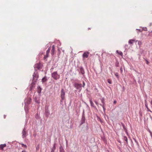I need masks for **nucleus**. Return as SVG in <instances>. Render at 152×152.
Masks as SVG:
<instances>
[{
  "label": "nucleus",
  "mask_w": 152,
  "mask_h": 152,
  "mask_svg": "<svg viewBox=\"0 0 152 152\" xmlns=\"http://www.w3.org/2000/svg\"><path fill=\"white\" fill-rule=\"evenodd\" d=\"M51 76L55 80H57L60 77L59 75H58L57 72H55L51 74Z\"/></svg>",
  "instance_id": "f257e3e1"
},
{
  "label": "nucleus",
  "mask_w": 152,
  "mask_h": 152,
  "mask_svg": "<svg viewBox=\"0 0 152 152\" xmlns=\"http://www.w3.org/2000/svg\"><path fill=\"white\" fill-rule=\"evenodd\" d=\"M74 86L77 89L81 91V89L82 85L81 84L75 83L74 84Z\"/></svg>",
  "instance_id": "f03ea898"
},
{
  "label": "nucleus",
  "mask_w": 152,
  "mask_h": 152,
  "mask_svg": "<svg viewBox=\"0 0 152 152\" xmlns=\"http://www.w3.org/2000/svg\"><path fill=\"white\" fill-rule=\"evenodd\" d=\"M33 80L36 81L37 80L39 77V75L38 74V72L37 71H35L33 75Z\"/></svg>",
  "instance_id": "7ed1b4c3"
},
{
  "label": "nucleus",
  "mask_w": 152,
  "mask_h": 152,
  "mask_svg": "<svg viewBox=\"0 0 152 152\" xmlns=\"http://www.w3.org/2000/svg\"><path fill=\"white\" fill-rule=\"evenodd\" d=\"M65 91L63 89H62L61 90V99L60 100L61 102H62L63 100L65 98Z\"/></svg>",
  "instance_id": "20e7f679"
},
{
  "label": "nucleus",
  "mask_w": 152,
  "mask_h": 152,
  "mask_svg": "<svg viewBox=\"0 0 152 152\" xmlns=\"http://www.w3.org/2000/svg\"><path fill=\"white\" fill-rule=\"evenodd\" d=\"M22 137L23 138H24L27 135V132L26 131V128L25 127L22 131Z\"/></svg>",
  "instance_id": "39448f33"
},
{
  "label": "nucleus",
  "mask_w": 152,
  "mask_h": 152,
  "mask_svg": "<svg viewBox=\"0 0 152 152\" xmlns=\"http://www.w3.org/2000/svg\"><path fill=\"white\" fill-rule=\"evenodd\" d=\"M41 64L39 63H38L34 66V67L35 71H37V69H39L41 68Z\"/></svg>",
  "instance_id": "423d86ee"
},
{
  "label": "nucleus",
  "mask_w": 152,
  "mask_h": 152,
  "mask_svg": "<svg viewBox=\"0 0 152 152\" xmlns=\"http://www.w3.org/2000/svg\"><path fill=\"white\" fill-rule=\"evenodd\" d=\"M85 122V117L84 114V110H83L81 120L80 124L82 125Z\"/></svg>",
  "instance_id": "0eeeda50"
},
{
  "label": "nucleus",
  "mask_w": 152,
  "mask_h": 152,
  "mask_svg": "<svg viewBox=\"0 0 152 152\" xmlns=\"http://www.w3.org/2000/svg\"><path fill=\"white\" fill-rule=\"evenodd\" d=\"M31 99L30 98H28L26 99L24 101L25 104L28 105L31 102Z\"/></svg>",
  "instance_id": "6e6552de"
},
{
  "label": "nucleus",
  "mask_w": 152,
  "mask_h": 152,
  "mask_svg": "<svg viewBox=\"0 0 152 152\" xmlns=\"http://www.w3.org/2000/svg\"><path fill=\"white\" fill-rule=\"evenodd\" d=\"M50 114V112L48 108H45V115L46 117L48 118Z\"/></svg>",
  "instance_id": "1a4fd4ad"
},
{
  "label": "nucleus",
  "mask_w": 152,
  "mask_h": 152,
  "mask_svg": "<svg viewBox=\"0 0 152 152\" xmlns=\"http://www.w3.org/2000/svg\"><path fill=\"white\" fill-rule=\"evenodd\" d=\"M50 48H49L47 50L46 52V55L44 57V59H45L46 58H47L48 56V54L50 52Z\"/></svg>",
  "instance_id": "9d476101"
},
{
  "label": "nucleus",
  "mask_w": 152,
  "mask_h": 152,
  "mask_svg": "<svg viewBox=\"0 0 152 152\" xmlns=\"http://www.w3.org/2000/svg\"><path fill=\"white\" fill-rule=\"evenodd\" d=\"M36 83V81L33 80L31 84V86L30 87V90H31L34 87V86Z\"/></svg>",
  "instance_id": "9b49d317"
},
{
  "label": "nucleus",
  "mask_w": 152,
  "mask_h": 152,
  "mask_svg": "<svg viewBox=\"0 0 152 152\" xmlns=\"http://www.w3.org/2000/svg\"><path fill=\"white\" fill-rule=\"evenodd\" d=\"M89 54V52H84L83 55V58H87L88 57V56Z\"/></svg>",
  "instance_id": "f8f14e48"
},
{
  "label": "nucleus",
  "mask_w": 152,
  "mask_h": 152,
  "mask_svg": "<svg viewBox=\"0 0 152 152\" xmlns=\"http://www.w3.org/2000/svg\"><path fill=\"white\" fill-rule=\"evenodd\" d=\"M80 70L82 74L84 75L85 74L84 69L82 66L80 67Z\"/></svg>",
  "instance_id": "ddd939ff"
},
{
  "label": "nucleus",
  "mask_w": 152,
  "mask_h": 152,
  "mask_svg": "<svg viewBox=\"0 0 152 152\" xmlns=\"http://www.w3.org/2000/svg\"><path fill=\"white\" fill-rule=\"evenodd\" d=\"M145 106L146 109H147V111L152 113V112L149 109L148 107V104L146 102V101H145Z\"/></svg>",
  "instance_id": "4468645a"
},
{
  "label": "nucleus",
  "mask_w": 152,
  "mask_h": 152,
  "mask_svg": "<svg viewBox=\"0 0 152 152\" xmlns=\"http://www.w3.org/2000/svg\"><path fill=\"white\" fill-rule=\"evenodd\" d=\"M89 102L91 104V105L92 107H94V108H96V107L94 106V104L92 101L91 99H89Z\"/></svg>",
  "instance_id": "2eb2a0df"
},
{
  "label": "nucleus",
  "mask_w": 152,
  "mask_h": 152,
  "mask_svg": "<svg viewBox=\"0 0 152 152\" xmlns=\"http://www.w3.org/2000/svg\"><path fill=\"white\" fill-rule=\"evenodd\" d=\"M35 101L38 104H39L40 102V100L39 99L36 97L35 98Z\"/></svg>",
  "instance_id": "dca6fc26"
},
{
  "label": "nucleus",
  "mask_w": 152,
  "mask_h": 152,
  "mask_svg": "<svg viewBox=\"0 0 152 152\" xmlns=\"http://www.w3.org/2000/svg\"><path fill=\"white\" fill-rule=\"evenodd\" d=\"M55 51V46L53 45L52 46V48L51 50V54L52 55H53Z\"/></svg>",
  "instance_id": "f3484780"
},
{
  "label": "nucleus",
  "mask_w": 152,
  "mask_h": 152,
  "mask_svg": "<svg viewBox=\"0 0 152 152\" xmlns=\"http://www.w3.org/2000/svg\"><path fill=\"white\" fill-rule=\"evenodd\" d=\"M6 146V144H1L0 145V148L2 150H3V148L5 147Z\"/></svg>",
  "instance_id": "a211bd4d"
},
{
  "label": "nucleus",
  "mask_w": 152,
  "mask_h": 152,
  "mask_svg": "<svg viewBox=\"0 0 152 152\" xmlns=\"http://www.w3.org/2000/svg\"><path fill=\"white\" fill-rule=\"evenodd\" d=\"M135 39H132L129 40L128 43L129 44H132L133 43V42H135Z\"/></svg>",
  "instance_id": "6ab92c4d"
},
{
  "label": "nucleus",
  "mask_w": 152,
  "mask_h": 152,
  "mask_svg": "<svg viewBox=\"0 0 152 152\" xmlns=\"http://www.w3.org/2000/svg\"><path fill=\"white\" fill-rule=\"evenodd\" d=\"M42 89L40 88V86H38L37 87V92L38 93L40 94L41 92Z\"/></svg>",
  "instance_id": "aec40b11"
},
{
  "label": "nucleus",
  "mask_w": 152,
  "mask_h": 152,
  "mask_svg": "<svg viewBox=\"0 0 152 152\" xmlns=\"http://www.w3.org/2000/svg\"><path fill=\"white\" fill-rule=\"evenodd\" d=\"M60 152H64V150L62 146H60L59 148Z\"/></svg>",
  "instance_id": "412c9836"
},
{
  "label": "nucleus",
  "mask_w": 152,
  "mask_h": 152,
  "mask_svg": "<svg viewBox=\"0 0 152 152\" xmlns=\"http://www.w3.org/2000/svg\"><path fill=\"white\" fill-rule=\"evenodd\" d=\"M123 139L124 140L126 141V144H128V139L126 137V136H123Z\"/></svg>",
  "instance_id": "4be33fe9"
},
{
  "label": "nucleus",
  "mask_w": 152,
  "mask_h": 152,
  "mask_svg": "<svg viewBox=\"0 0 152 152\" xmlns=\"http://www.w3.org/2000/svg\"><path fill=\"white\" fill-rule=\"evenodd\" d=\"M27 105L25 104V106L24 107V109L25 110V111H26V113L28 111V107Z\"/></svg>",
  "instance_id": "5701e85b"
},
{
  "label": "nucleus",
  "mask_w": 152,
  "mask_h": 152,
  "mask_svg": "<svg viewBox=\"0 0 152 152\" xmlns=\"http://www.w3.org/2000/svg\"><path fill=\"white\" fill-rule=\"evenodd\" d=\"M116 52L118 54H119L121 56H123V53L121 51H118V50H116Z\"/></svg>",
  "instance_id": "b1692460"
},
{
  "label": "nucleus",
  "mask_w": 152,
  "mask_h": 152,
  "mask_svg": "<svg viewBox=\"0 0 152 152\" xmlns=\"http://www.w3.org/2000/svg\"><path fill=\"white\" fill-rule=\"evenodd\" d=\"M47 80V79H46V77H43L42 79V83L45 82Z\"/></svg>",
  "instance_id": "393cba45"
},
{
  "label": "nucleus",
  "mask_w": 152,
  "mask_h": 152,
  "mask_svg": "<svg viewBox=\"0 0 152 152\" xmlns=\"http://www.w3.org/2000/svg\"><path fill=\"white\" fill-rule=\"evenodd\" d=\"M136 42H138V44L139 46L141 45L142 44V43L141 41H140L135 40Z\"/></svg>",
  "instance_id": "a878e982"
},
{
  "label": "nucleus",
  "mask_w": 152,
  "mask_h": 152,
  "mask_svg": "<svg viewBox=\"0 0 152 152\" xmlns=\"http://www.w3.org/2000/svg\"><path fill=\"white\" fill-rule=\"evenodd\" d=\"M121 124L122 125V126L123 127V129H124V131L127 130V129L126 127H125V125L123 123H121Z\"/></svg>",
  "instance_id": "bb28decb"
},
{
  "label": "nucleus",
  "mask_w": 152,
  "mask_h": 152,
  "mask_svg": "<svg viewBox=\"0 0 152 152\" xmlns=\"http://www.w3.org/2000/svg\"><path fill=\"white\" fill-rule=\"evenodd\" d=\"M119 62L118 61H116V62L115 63V66L116 67H118V66H119Z\"/></svg>",
  "instance_id": "cd10ccee"
},
{
  "label": "nucleus",
  "mask_w": 152,
  "mask_h": 152,
  "mask_svg": "<svg viewBox=\"0 0 152 152\" xmlns=\"http://www.w3.org/2000/svg\"><path fill=\"white\" fill-rule=\"evenodd\" d=\"M97 120L98 121H100L102 123L103 122V121L99 117H97Z\"/></svg>",
  "instance_id": "c85d7f7f"
},
{
  "label": "nucleus",
  "mask_w": 152,
  "mask_h": 152,
  "mask_svg": "<svg viewBox=\"0 0 152 152\" xmlns=\"http://www.w3.org/2000/svg\"><path fill=\"white\" fill-rule=\"evenodd\" d=\"M101 101L102 103L103 104L102 105H104L105 103L104 102V98H102L101 99Z\"/></svg>",
  "instance_id": "c756f323"
},
{
  "label": "nucleus",
  "mask_w": 152,
  "mask_h": 152,
  "mask_svg": "<svg viewBox=\"0 0 152 152\" xmlns=\"http://www.w3.org/2000/svg\"><path fill=\"white\" fill-rule=\"evenodd\" d=\"M21 145H22V147H23L25 148H27V146L26 145H24L23 144V143H21Z\"/></svg>",
  "instance_id": "7c9ffc66"
},
{
  "label": "nucleus",
  "mask_w": 152,
  "mask_h": 152,
  "mask_svg": "<svg viewBox=\"0 0 152 152\" xmlns=\"http://www.w3.org/2000/svg\"><path fill=\"white\" fill-rule=\"evenodd\" d=\"M107 81L108 83H109L110 84H111L112 83L111 81L109 79H108Z\"/></svg>",
  "instance_id": "2f4dec72"
},
{
  "label": "nucleus",
  "mask_w": 152,
  "mask_h": 152,
  "mask_svg": "<svg viewBox=\"0 0 152 152\" xmlns=\"http://www.w3.org/2000/svg\"><path fill=\"white\" fill-rule=\"evenodd\" d=\"M56 145V143H55L54 144L53 148H53V149H55V150L56 149V146H55Z\"/></svg>",
  "instance_id": "473e14b6"
},
{
  "label": "nucleus",
  "mask_w": 152,
  "mask_h": 152,
  "mask_svg": "<svg viewBox=\"0 0 152 152\" xmlns=\"http://www.w3.org/2000/svg\"><path fill=\"white\" fill-rule=\"evenodd\" d=\"M102 107L103 108L104 111V112L105 110V109L104 107V105H102Z\"/></svg>",
  "instance_id": "72a5a7b5"
},
{
  "label": "nucleus",
  "mask_w": 152,
  "mask_h": 152,
  "mask_svg": "<svg viewBox=\"0 0 152 152\" xmlns=\"http://www.w3.org/2000/svg\"><path fill=\"white\" fill-rule=\"evenodd\" d=\"M120 71H121V73H122L123 72V69L122 67L120 68Z\"/></svg>",
  "instance_id": "f704fd0d"
},
{
  "label": "nucleus",
  "mask_w": 152,
  "mask_h": 152,
  "mask_svg": "<svg viewBox=\"0 0 152 152\" xmlns=\"http://www.w3.org/2000/svg\"><path fill=\"white\" fill-rule=\"evenodd\" d=\"M55 150V149H54L53 148H52L51 149V152H54V151Z\"/></svg>",
  "instance_id": "c9c22d12"
},
{
  "label": "nucleus",
  "mask_w": 152,
  "mask_h": 152,
  "mask_svg": "<svg viewBox=\"0 0 152 152\" xmlns=\"http://www.w3.org/2000/svg\"><path fill=\"white\" fill-rule=\"evenodd\" d=\"M85 83L84 82V81H83V87H84L85 86Z\"/></svg>",
  "instance_id": "e433bc0d"
},
{
  "label": "nucleus",
  "mask_w": 152,
  "mask_h": 152,
  "mask_svg": "<svg viewBox=\"0 0 152 152\" xmlns=\"http://www.w3.org/2000/svg\"><path fill=\"white\" fill-rule=\"evenodd\" d=\"M143 30L145 31H147V28H144L143 29Z\"/></svg>",
  "instance_id": "4c0bfd02"
},
{
  "label": "nucleus",
  "mask_w": 152,
  "mask_h": 152,
  "mask_svg": "<svg viewBox=\"0 0 152 152\" xmlns=\"http://www.w3.org/2000/svg\"><path fill=\"white\" fill-rule=\"evenodd\" d=\"M125 132H126V134L127 135H128V132H127V130H125Z\"/></svg>",
  "instance_id": "58836bf2"
},
{
  "label": "nucleus",
  "mask_w": 152,
  "mask_h": 152,
  "mask_svg": "<svg viewBox=\"0 0 152 152\" xmlns=\"http://www.w3.org/2000/svg\"><path fill=\"white\" fill-rule=\"evenodd\" d=\"M133 139L134 140L135 142L137 143V144L138 143V142L136 140L134 139V138H133Z\"/></svg>",
  "instance_id": "ea45409f"
},
{
  "label": "nucleus",
  "mask_w": 152,
  "mask_h": 152,
  "mask_svg": "<svg viewBox=\"0 0 152 152\" xmlns=\"http://www.w3.org/2000/svg\"><path fill=\"white\" fill-rule=\"evenodd\" d=\"M146 63L147 64H148L149 63V61H147V60H146Z\"/></svg>",
  "instance_id": "a19ab883"
},
{
  "label": "nucleus",
  "mask_w": 152,
  "mask_h": 152,
  "mask_svg": "<svg viewBox=\"0 0 152 152\" xmlns=\"http://www.w3.org/2000/svg\"><path fill=\"white\" fill-rule=\"evenodd\" d=\"M115 75L117 77H118V73H116L115 74Z\"/></svg>",
  "instance_id": "79ce46f5"
},
{
  "label": "nucleus",
  "mask_w": 152,
  "mask_h": 152,
  "mask_svg": "<svg viewBox=\"0 0 152 152\" xmlns=\"http://www.w3.org/2000/svg\"><path fill=\"white\" fill-rule=\"evenodd\" d=\"M118 148L120 150V151H121V148L120 147L118 146Z\"/></svg>",
  "instance_id": "37998d69"
},
{
  "label": "nucleus",
  "mask_w": 152,
  "mask_h": 152,
  "mask_svg": "<svg viewBox=\"0 0 152 152\" xmlns=\"http://www.w3.org/2000/svg\"><path fill=\"white\" fill-rule=\"evenodd\" d=\"M95 102L97 105H98V103L97 102H96V101H95Z\"/></svg>",
  "instance_id": "c03bdc74"
},
{
  "label": "nucleus",
  "mask_w": 152,
  "mask_h": 152,
  "mask_svg": "<svg viewBox=\"0 0 152 152\" xmlns=\"http://www.w3.org/2000/svg\"><path fill=\"white\" fill-rule=\"evenodd\" d=\"M150 135L151 137V138H152V132H150Z\"/></svg>",
  "instance_id": "a18cd8bd"
},
{
  "label": "nucleus",
  "mask_w": 152,
  "mask_h": 152,
  "mask_svg": "<svg viewBox=\"0 0 152 152\" xmlns=\"http://www.w3.org/2000/svg\"><path fill=\"white\" fill-rule=\"evenodd\" d=\"M113 102L114 104H115L116 102V101H114Z\"/></svg>",
  "instance_id": "49530a36"
},
{
  "label": "nucleus",
  "mask_w": 152,
  "mask_h": 152,
  "mask_svg": "<svg viewBox=\"0 0 152 152\" xmlns=\"http://www.w3.org/2000/svg\"><path fill=\"white\" fill-rule=\"evenodd\" d=\"M22 152H26V151L25 150H24Z\"/></svg>",
  "instance_id": "de8ad7c7"
},
{
  "label": "nucleus",
  "mask_w": 152,
  "mask_h": 152,
  "mask_svg": "<svg viewBox=\"0 0 152 152\" xmlns=\"http://www.w3.org/2000/svg\"><path fill=\"white\" fill-rule=\"evenodd\" d=\"M150 103H151V105H152V100H151V101L150 102Z\"/></svg>",
  "instance_id": "09e8293b"
},
{
  "label": "nucleus",
  "mask_w": 152,
  "mask_h": 152,
  "mask_svg": "<svg viewBox=\"0 0 152 152\" xmlns=\"http://www.w3.org/2000/svg\"><path fill=\"white\" fill-rule=\"evenodd\" d=\"M39 149V148L38 147H36V149L37 150H38Z\"/></svg>",
  "instance_id": "8fccbe9b"
},
{
  "label": "nucleus",
  "mask_w": 152,
  "mask_h": 152,
  "mask_svg": "<svg viewBox=\"0 0 152 152\" xmlns=\"http://www.w3.org/2000/svg\"><path fill=\"white\" fill-rule=\"evenodd\" d=\"M149 132L150 133V132H152L150 130H149Z\"/></svg>",
  "instance_id": "3c124183"
},
{
  "label": "nucleus",
  "mask_w": 152,
  "mask_h": 152,
  "mask_svg": "<svg viewBox=\"0 0 152 152\" xmlns=\"http://www.w3.org/2000/svg\"><path fill=\"white\" fill-rule=\"evenodd\" d=\"M118 142H119V143H121V141H118Z\"/></svg>",
  "instance_id": "603ef678"
},
{
  "label": "nucleus",
  "mask_w": 152,
  "mask_h": 152,
  "mask_svg": "<svg viewBox=\"0 0 152 152\" xmlns=\"http://www.w3.org/2000/svg\"><path fill=\"white\" fill-rule=\"evenodd\" d=\"M5 117H6V116L5 115H4V118H5Z\"/></svg>",
  "instance_id": "864d4df0"
},
{
  "label": "nucleus",
  "mask_w": 152,
  "mask_h": 152,
  "mask_svg": "<svg viewBox=\"0 0 152 152\" xmlns=\"http://www.w3.org/2000/svg\"><path fill=\"white\" fill-rule=\"evenodd\" d=\"M100 105L102 106V104H100Z\"/></svg>",
  "instance_id": "5fc2aeb1"
},
{
  "label": "nucleus",
  "mask_w": 152,
  "mask_h": 152,
  "mask_svg": "<svg viewBox=\"0 0 152 152\" xmlns=\"http://www.w3.org/2000/svg\"><path fill=\"white\" fill-rule=\"evenodd\" d=\"M137 30H138V31H140V29H137Z\"/></svg>",
  "instance_id": "6e6d98bb"
},
{
  "label": "nucleus",
  "mask_w": 152,
  "mask_h": 152,
  "mask_svg": "<svg viewBox=\"0 0 152 152\" xmlns=\"http://www.w3.org/2000/svg\"><path fill=\"white\" fill-rule=\"evenodd\" d=\"M150 26H151V23L150 24Z\"/></svg>",
  "instance_id": "4d7b16f0"
},
{
  "label": "nucleus",
  "mask_w": 152,
  "mask_h": 152,
  "mask_svg": "<svg viewBox=\"0 0 152 152\" xmlns=\"http://www.w3.org/2000/svg\"><path fill=\"white\" fill-rule=\"evenodd\" d=\"M150 26H151V23L150 24Z\"/></svg>",
  "instance_id": "13d9d810"
}]
</instances>
